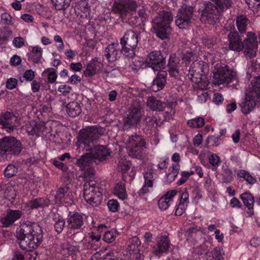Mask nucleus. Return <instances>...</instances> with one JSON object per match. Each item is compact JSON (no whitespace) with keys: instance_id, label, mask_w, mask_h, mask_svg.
Returning a JSON list of instances; mask_svg holds the SVG:
<instances>
[{"instance_id":"obj_1","label":"nucleus","mask_w":260,"mask_h":260,"mask_svg":"<svg viewBox=\"0 0 260 260\" xmlns=\"http://www.w3.org/2000/svg\"><path fill=\"white\" fill-rule=\"evenodd\" d=\"M16 237L22 249L32 250L41 243L43 238L41 228L37 223H25L17 230Z\"/></svg>"},{"instance_id":"obj_2","label":"nucleus","mask_w":260,"mask_h":260,"mask_svg":"<svg viewBox=\"0 0 260 260\" xmlns=\"http://www.w3.org/2000/svg\"><path fill=\"white\" fill-rule=\"evenodd\" d=\"M228 41L230 50L236 52L243 50L245 56L250 58L255 56L258 42L254 33L248 32L246 38L243 42L237 32L231 31L228 35Z\"/></svg>"},{"instance_id":"obj_3","label":"nucleus","mask_w":260,"mask_h":260,"mask_svg":"<svg viewBox=\"0 0 260 260\" xmlns=\"http://www.w3.org/2000/svg\"><path fill=\"white\" fill-rule=\"evenodd\" d=\"M208 70V64L205 61L196 60L191 64L187 77L194 83V88L201 90L207 88L209 82L206 73Z\"/></svg>"},{"instance_id":"obj_4","label":"nucleus","mask_w":260,"mask_h":260,"mask_svg":"<svg viewBox=\"0 0 260 260\" xmlns=\"http://www.w3.org/2000/svg\"><path fill=\"white\" fill-rule=\"evenodd\" d=\"M256 99L260 100V76L254 77L245 93V97L239 104L243 114L251 112L255 106Z\"/></svg>"},{"instance_id":"obj_5","label":"nucleus","mask_w":260,"mask_h":260,"mask_svg":"<svg viewBox=\"0 0 260 260\" xmlns=\"http://www.w3.org/2000/svg\"><path fill=\"white\" fill-rule=\"evenodd\" d=\"M173 20V15L170 12L162 11L153 20V27L156 36L161 39L168 37L171 32L170 23Z\"/></svg>"},{"instance_id":"obj_6","label":"nucleus","mask_w":260,"mask_h":260,"mask_svg":"<svg viewBox=\"0 0 260 260\" xmlns=\"http://www.w3.org/2000/svg\"><path fill=\"white\" fill-rule=\"evenodd\" d=\"M214 68L213 82L215 84H228L236 78V73L229 70L220 61L214 65Z\"/></svg>"},{"instance_id":"obj_7","label":"nucleus","mask_w":260,"mask_h":260,"mask_svg":"<svg viewBox=\"0 0 260 260\" xmlns=\"http://www.w3.org/2000/svg\"><path fill=\"white\" fill-rule=\"evenodd\" d=\"M126 148L129 156L140 159L145 154V139L138 135L129 137L126 143Z\"/></svg>"},{"instance_id":"obj_8","label":"nucleus","mask_w":260,"mask_h":260,"mask_svg":"<svg viewBox=\"0 0 260 260\" xmlns=\"http://www.w3.org/2000/svg\"><path fill=\"white\" fill-rule=\"evenodd\" d=\"M83 196L85 201L92 206H97L102 202L103 197L100 189L94 181L90 180L84 184Z\"/></svg>"},{"instance_id":"obj_9","label":"nucleus","mask_w":260,"mask_h":260,"mask_svg":"<svg viewBox=\"0 0 260 260\" xmlns=\"http://www.w3.org/2000/svg\"><path fill=\"white\" fill-rule=\"evenodd\" d=\"M120 44L123 55L126 57H132L138 44L137 35L132 30L127 31L121 39Z\"/></svg>"},{"instance_id":"obj_10","label":"nucleus","mask_w":260,"mask_h":260,"mask_svg":"<svg viewBox=\"0 0 260 260\" xmlns=\"http://www.w3.org/2000/svg\"><path fill=\"white\" fill-rule=\"evenodd\" d=\"M21 150V143L14 137H5L0 139V156L7 154H17Z\"/></svg>"},{"instance_id":"obj_11","label":"nucleus","mask_w":260,"mask_h":260,"mask_svg":"<svg viewBox=\"0 0 260 260\" xmlns=\"http://www.w3.org/2000/svg\"><path fill=\"white\" fill-rule=\"evenodd\" d=\"M137 7L135 2L132 0H123L119 2H115L113 9L115 12L119 13L120 16L124 20L126 17H129L133 14Z\"/></svg>"},{"instance_id":"obj_12","label":"nucleus","mask_w":260,"mask_h":260,"mask_svg":"<svg viewBox=\"0 0 260 260\" xmlns=\"http://www.w3.org/2000/svg\"><path fill=\"white\" fill-rule=\"evenodd\" d=\"M192 12L193 9L191 7L183 5L177 15L176 25L180 29L187 27L190 23Z\"/></svg>"},{"instance_id":"obj_13","label":"nucleus","mask_w":260,"mask_h":260,"mask_svg":"<svg viewBox=\"0 0 260 260\" xmlns=\"http://www.w3.org/2000/svg\"><path fill=\"white\" fill-rule=\"evenodd\" d=\"M219 16V10L212 4H208L203 11L201 20L204 23L214 25L217 21Z\"/></svg>"},{"instance_id":"obj_14","label":"nucleus","mask_w":260,"mask_h":260,"mask_svg":"<svg viewBox=\"0 0 260 260\" xmlns=\"http://www.w3.org/2000/svg\"><path fill=\"white\" fill-rule=\"evenodd\" d=\"M147 66L151 67L154 71H160L165 66V59L159 51H153L150 53L146 59Z\"/></svg>"},{"instance_id":"obj_15","label":"nucleus","mask_w":260,"mask_h":260,"mask_svg":"<svg viewBox=\"0 0 260 260\" xmlns=\"http://www.w3.org/2000/svg\"><path fill=\"white\" fill-rule=\"evenodd\" d=\"M74 193L70 191L67 186L61 187L57 191L55 197V203L56 204H63L67 206L71 204Z\"/></svg>"},{"instance_id":"obj_16","label":"nucleus","mask_w":260,"mask_h":260,"mask_svg":"<svg viewBox=\"0 0 260 260\" xmlns=\"http://www.w3.org/2000/svg\"><path fill=\"white\" fill-rule=\"evenodd\" d=\"M141 242L136 237H133L129 240L127 250L133 259L141 260L142 255L140 253Z\"/></svg>"},{"instance_id":"obj_17","label":"nucleus","mask_w":260,"mask_h":260,"mask_svg":"<svg viewBox=\"0 0 260 260\" xmlns=\"http://www.w3.org/2000/svg\"><path fill=\"white\" fill-rule=\"evenodd\" d=\"M170 245V241L167 236H161L158 238L156 245L154 247V253L160 256L167 252Z\"/></svg>"},{"instance_id":"obj_18","label":"nucleus","mask_w":260,"mask_h":260,"mask_svg":"<svg viewBox=\"0 0 260 260\" xmlns=\"http://www.w3.org/2000/svg\"><path fill=\"white\" fill-rule=\"evenodd\" d=\"M122 53L118 43L109 45L106 50V56L109 62H114L118 59Z\"/></svg>"},{"instance_id":"obj_19","label":"nucleus","mask_w":260,"mask_h":260,"mask_svg":"<svg viewBox=\"0 0 260 260\" xmlns=\"http://www.w3.org/2000/svg\"><path fill=\"white\" fill-rule=\"evenodd\" d=\"M177 194L176 190L168 191L165 194L162 196L158 201V206L161 210H166L172 203L173 198Z\"/></svg>"},{"instance_id":"obj_20","label":"nucleus","mask_w":260,"mask_h":260,"mask_svg":"<svg viewBox=\"0 0 260 260\" xmlns=\"http://www.w3.org/2000/svg\"><path fill=\"white\" fill-rule=\"evenodd\" d=\"M96 129L91 127L81 130L79 134L78 143L85 145L87 142L93 140L96 138Z\"/></svg>"},{"instance_id":"obj_21","label":"nucleus","mask_w":260,"mask_h":260,"mask_svg":"<svg viewBox=\"0 0 260 260\" xmlns=\"http://www.w3.org/2000/svg\"><path fill=\"white\" fill-rule=\"evenodd\" d=\"M93 160L102 161L110 154V150L104 146H96L90 153Z\"/></svg>"},{"instance_id":"obj_22","label":"nucleus","mask_w":260,"mask_h":260,"mask_svg":"<svg viewBox=\"0 0 260 260\" xmlns=\"http://www.w3.org/2000/svg\"><path fill=\"white\" fill-rule=\"evenodd\" d=\"M93 160L91 153H86L83 155L80 158L77 160V164L81 170H90V172L93 174V171L90 167Z\"/></svg>"},{"instance_id":"obj_23","label":"nucleus","mask_w":260,"mask_h":260,"mask_svg":"<svg viewBox=\"0 0 260 260\" xmlns=\"http://www.w3.org/2000/svg\"><path fill=\"white\" fill-rule=\"evenodd\" d=\"M158 71L159 73L156 79L153 80V84L151 86V89L154 92L161 89L166 83V76L167 73L166 72L161 71V70Z\"/></svg>"},{"instance_id":"obj_24","label":"nucleus","mask_w":260,"mask_h":260,"mask_svg":"<svg viewBox=\"0 0 260 260\" xmlns=\"http://www.w3.org/2000/svg\"><path fill=\"white\" fill-rule=\"evenodd\" d=\"M189 203V194L186 191L181 194L180 202L176 207L175 214L180 216L184 213Z\"/></svg>"},{"instance_id":"obj_25","label":"nucleus","mask_w":260,"mask_h":260,"mask_svg":"<svg viewBox=\"0 0 260 260\" xmlns=\"http://www.w3.org/2000/svg\"><path fill=\"white\" fill-rule=\"evenodd\" d=\"M68 226L74 230L80 229L83 225L82 216L78 213H74L69 216L68 219Z\"/></svg>"},{"instance_id":"obj_26","label":"nucleus","mask_w":260,"mask_h":260,"mask_svg":"<svg viewBox=\"0 0 260 260\" xmlns=\"http://www.w3.org/2000/svg\"><path fill=\"white\" fill-rule=\"evenodd\" d=\"M29 50L30 51L29 58L35 63L41 62L43 59L42 48L40 46L37 45L30 46Z\"/></svg>"},{"instance_id":"obj_27","label":"nucleus","mask_w":260,"mask_h":260,"mask_svg":"<svg viewBox=\"0 0 260 260\" xmlns=\"http://www.w3.org/2000/svg\"><path fill=\"white\" fill-rule=\"evenodd\" d=\"M240 198L242 200L244 205L249 210L248 213L250 216L253 215V207L254 203V198L252 195L248 192H244L240 195Z\"/></svg>"},{"instance_id":"obj_28","label":"nucleus","mask_w":260,"mask_h":260,"mask_svg":"<svg viewBox=\"0 0 260 260\" xmlns=\"http://www.w3.org/2000/svg\"><path fill=\"white\" fill-rule=\"evenodd\" d=\"M144 177L145 182L141 191L143 193H145L149 192L153 187L154 175L151 172H147L144 174Z\"/></svg>"},{"instance_id":"obj_29","label":"nucleus","mask_w":260,"mask_h":260,"mask_svg":"<svg viewBox=\"0 0 260 260\" xmlns=\"http://www.w3.org/2000/svg\"><path fill=\"white\" fill-rule=\"evenodd\" d=\"M113 192L118 198L124 200L127 197L125 184L122 182H119L116 184L114 188Z\"/></svg>"},{"instance_id":"obj_30","label":"nucleus","mask_w":260,"mask_h":260,"mask_svg":"<svg viewBox=\"0 0 260 260\" xmlns=\"http://www.w3.org/2000/svg\"><path fill=\"white\" fill-rule=\"evenodd\" d=\"M131 168V162L127 160L124 156L120 158L117 166V169L119 172H121L123 174H125Z\"/></svg>"},{"instance_id":"obj_31","label":"nucleus","mask_w":260,"mask_h":260,"mask_svg":"<svg viewBox=\"0 0 260 260\" xmlns=\"http://www.w3.org/2000/svg\"><path fill=\"white\" fill-rule=\"evenodd\" d=\"M4 194L5 198L10 201L11 204L14 203L16 193L14 187L11 185H7L5 189Z\"/></svg>"},{"instance_id":"obj_32","label":"nucleus","mask_w":260,"mask_h":260,"mask_svg":"<svg viewBox=\"0 0 260 260\" xmlns=\"http://www.w3.org/2000/svg\"><path fill=\"white\" fill-rule=\"evenodd\" d=\"M49 201L47 199L40 198L30 201L27 204L29 209L37 208L40 207H43L49 205Z\"/></svg>"},{"instance_id":"obj_33","label":"nucleus","mask_w":260,"mask_h":260,"mask_svg":"<svg viewBox=\"0 0 260 260\" xmlns=\"http://www.w3.org/2000/svg\"><path fill=\"white\" fill-rule=\"evenodd\" d=\"M124 126L127 128L136 124L140 120L139 115H125Z\"/></svg>"},{"instance_id":"obj_34","label":"nucleus","mask_w":260,"mask_h":260,"mask_svg":"<svg viewBox=\"0 0 260 260\" xmlns=\"http://www.w3.org/2000/svg\"><path fill=\"white\" fill-rule=\"evenodd\" d=\"M107 227L104 224H100L97 228L93 230L90 233V238L91 241L97 242L99 241L101 238V233L104 232Z\"/></svg>"},{"instance_id":"obj_35","label":"nucleus","mask_w":260,"mask_h":260,"mask_svg":"<svg viewBox=\"0 0 260 260\" xmlns=\"http://www.w3.org/2000/svg\"><path fill=\"white\" fill-rule=\"evenodd\" d=\"M147 106L152 110L161 111L164 108V104L157 100L154 97H149L147 99Z\"/></svg>"},{"instance_id":"obj_36","label":"nucleus","mask_w":260,"mask_h":260,"mask_svg":"<svg viewBox=\"0 0 260 260\" xmlns=\"http://www.w3.org/2000/svg\"><path fill=\"white\" fill-rule=\"evenodd\" d=\"M248 23V20L246 16L240 15L237 17V26L241 33L245 32Z\"/></svg>"},{"instance_id":"obj_37","label":"nucleus","mask_w":260,"mask_h":260,"mask_svg":"<svg viewBox=\"0 0 260 260\" xmlns=\"http://www.w3.org/2000/svg\"><path fill=\"white\" fill-rule=\"evenodd\" d=\"M47 75L48 82L50 83L55 82L57 75L56 71L53 69H47L45 70L42 73V76Z\"/></svg>"},{"instance_id":"obj_38","label":"nucleus","mask_w":260,"mask_h":260,"mask_svg":"<svg viewBox=\"0 0 260 260\" xmlns=\"http://www.w3.org/2000/svg\"><path fill=\"white\" fill-rule=\"evenodd\" d=\"M238 176L244 178L248 183L251 184H254L256 181L254 177L245 170L239 171L238 173Z\"/></svg>"},{"instance_id":"obj_39","label":"nucleus","mask_w":260,"mask_h":260,"mask_svg":"<svg viewBox=\"0 0 260 260\" xmlns=\"http://www.w3.org/2000/svg\"><path fill=\"white\" fill-rule=\"evenodd\" d=\"M205 123L204 119L201 117H198L196 118L188 120L187 124L191 127L193 128H198L203 126Z\"/></svg>"},{"instance_id":"obj_40","label":"nucleus","mask_w":260,"mask_h":260,"mask_svg":"<svg viewBox=\"0 0 260 260\" xmlns=\"http://www.w3.org/2000/svg\"><path fill=\"white\" fill-rule=\"evenodd\" d=\"M56 9L62 10L68 7L71 0H51Z\"/></svg>"},{"instance_id":"obj_41","label":"nucleus","mask_w":260,"mask_h":260,"mask_svg":"<svg viewBox=\"0 0 260 260\" xmlns=\"http://www.w3.org/2000/svg\"><path fill=\"white\" fill-rule=\"evenodd\" d=\"M54 220H55L54 227L55 231L58 233H61L64 226L65 222L64 219L58 215L57 217L54 218Z\"/></svg>"},{"instance_id":"obj_42","label":"nucleus","mask_w":260,"mask_h":260,"mask_svg":"<svg viewBox=\"0 0 260 260\" xmlns=\"http://www.w3.org/2000/svg\"><path fill=\"white\" fill-rule=\"evenodd\" d=\"M96 74V66L94 62L89 63L84 72V75L86 77H91Z\"/></svg>"},{"instance_id":"obj_43","label":"nucleus","mask_w":260,"mask_h":260,"mask_svg":"<svg viewBox=\"0 0 260 260\" xmlns=\"http://www.w3.org/2000/svg\"><path fill=\"white\" fill-rule=\"evenodd\" d=\"M117 235V232L116 230H112L110 231L106 232L105 233L104 240L107 243H112L114 241Z\"/></svg>"},{"instance_id":"obj_44","label":"nucleus","mask_w":260,"mask_h":260,"mask_svg":"<svg viewBox=\"0 0 260 260\" xmlns=\"http://www.w3.org/2000/svg\"><path fill=\"white\" fill-rule=\"evenodd\" d=\"M169 74L171 76L177 77L178 75H181V73L179 71L178 66L174 64L171 60L169 62Z\"/></svg>"},{"instance_id":"obj_45","label":"nucleus","mask_w":260,"mask_h":260,"mask_svg":"<svg viewBox=\"0 0 260 260\" xmlns=\"http://www.w3.org/2000/svg\"><path fill=\"white\" fill-rule=\"evenodd\" d=\"M131 57L132 58L133 60L132 61L134 63V69H137L139 68H143L147 67V64L146 63V60L145 62L144 61V59H141L139 58V57H135L134 58H133V57Z\"/></svg>"},{"instance_id":"obj_46","label":"nucleus","mask_w":260,"mask_h":260,"mask_svg":"<svg viewBox=\"0 0 260 260\" xmlns=\"http://www.w3.org/2000/svg\"><path fill=\"white\" fill-rule=\"evenodd\" d=\"M194 174L192 171H183L181 174V178L178 180L177 184L178 185H181L185 183L188 178Z\"/></svg>"},{"instance_id":"obj_47","label":"nucleus","mask_w":260,"mask_h":260,"mask_svg":"<svg viewBox=\"0 0 260 260\" xmlns=\"http://www.w3.org/2000/svg\"><path fill=\"white\" fill-rule=\"evenodd\" d=\"M210 164L214 167H218L220 164L221 160L219 156L214 153H210L208 157Z\"/></svg>"},{"instance_id":"obj_48","label":"nucleus","mask_w":260,"mask_h":260,"mask_svg":"<svg viewBox=\"0 0 260 260\" xmlns=\"http://www.w3.org/2000/svg\"><path fill=\"white\" fill-rule=\"evenodd\" d=\"M214 2L217 6L219 7L221 11H223L224 9L228 8L230 5V0H212Z\"/></svg>"},{"instance_id":"obj_49","label":"nucleus","mask_w":260,"mask_h":260,"mask_svg":"<svg viewBox=\"0 0 260 260\" xmlns=\"http://www.w3.org/2000/svg\"><path fill=\"white\" fill-rule=\"evenodd\" d=\"M7 214L13 223L19 219L22 215L21 212L19 210H10L7 212Z\"/></svg>"},{"instance_id":"obj_50","label":"nucleus","mask_w":260,"mask_h":260,"mask_svg":"<svg viewBox=\"0 0 260 260\" xmlns=\"http://www.w3.org/2000/svg\"><path fill=\"white\" fill-rule=\"evenodd\" d=\"M17 171V169L14 166L10 165L6 168L4 174L6 177H11L16 174Z\"/></svg>"},{"instance_id":"obj_51","label":"nucleus","mask_w":260,"mask_h":260,"mask_svg":"<svg viewBox=\"0 0 260 260\" xmlns=\"http://www.w3.org/2000/svg\"><path fill=\"white\" fill-rule=\"evenodd\" d=\"M80 9L82 12V17H87L90 16V9L88 4L85 2H82L81 3Z\"/></svg>"},{"instance_id":"obj_52","label":"nucleus","mask_w":260,"mask_h":260,"mask_svg":"<svg viewBox=\"0 0 260 260\" xmlns=\"http://www.w3.org/2000/svg\"><path fill=\"white\" fill-rule=\"evenodd\" d=\"M25 39L20 37H15L13 40V45L17 48H20L25 45Z\"/></svg>"},{"instance_id":"obj_53","label":"nucleus","mask_w":260,"mask_h":260,"mask_svg":"<svg viewBox=\"0 0 260 260\" xmlns=\"http://www.w3.org/2000/svg\"><path fill=\"white\" fill-rule=\"evenodd\" d=\"M246 2L253 12L256 11L260 6V0H246Z\"/></svg>"},{"instance_id":"obj_54","label":"nucleus","mask_w":260,"mask_h":260,"mask_svg":"<svg viewBox=\"0 0 260 260\" xmlns=\"http://www.w3.org/2000/svg\"><path fill=\"white\" fill-rule=\"evenodd\" d=\"M141 108V107L140 103L136 101L134 102L129 108V114H138L140 112Z\"/></svg>"},{"instance_id":"obj_55","label":"nucleus","mask_w":260,"mask_h":260,"mask_svg":"<svg viewBox=\"0 0 260 260\" xmlns=\"http://www.w3.org/2000/svg\"><path fill=\"white\" fill-rule=\"evenodd\" d=\"M108 207L111 211L115 212L118 209L119 204L115 200H110L108 202Z\"/></svg>"},{"instance_id":"obj_56","label":"nucleus","mask_w":260,"mask_h":260,"mask_svg":"<svg viewBox=\"0 0 260 260\" xmlns=\"http://www.w3.org/2000/svg\"><path fill=\"white\" fill-rule=\"evenodd\" d=\"M195 56L192 53L187 52L183 56L182 63L185 64V66H187V64L189 63L191 60H193Z\"/></svg>"},{"instance_id":"obj_57","label":"nucleus","mask_w":260,"mask_h":260,"mask_svg":"<svg viewBox=\"0 0 260 260\" xmlns=\"http://www.w3.org/2000/svg\"><path fill=\"white\" fill-rule=\"evenodd\" d=\"M72 90V88L71 86L66 84L60 85L58 88V91L64 95L69 93Z\"/></svg>"},{"instance_id":"obj_58","label":"nucleus","mask_w":260,"mask_h":260,"mask_svg":"<svg viewBox=\"0 0 260 260\" xmlns=\"http://www.w3.org/2000/svg\"><path fill=\"white\" fill-rule=\"evenodd\" d=\"M109 255H110L109 252H107L105 254L104 251L98 252L92 255L91 260H101L103 258H105L106 256Z\"/></svg>"},{"instance_id":"obj_59","label":"nucleus","mask_w":260,"mask_h":260,"mask_svg":"<svg viewBox=\"0 0 260 260\" xmlns=\"http://www.w3.org/2000/svg\"><path fill=\"white\" fill-rule=\"evenodd\" d=\"M17 80L15 78H11L8 79L6 83V87L9 89H13L16 87Z\"/></svg>"},{"instance_id":"obj_60","label":"nucleus","mask_w":260,"mask_h":260,"mask_svg":"<svg viewBox=\"0 0 260 260\" xmlns=\"http://www.w3.org/2000/svg\"><path fill=\"white\" fill-rule=\"evenodd\" d=\"M1 223L4 227H8L13 223L7 214L1 218Z\"/></svg>"},{"instance_id":"obj_61","label":"nucleus","mask_w":260,"mask_h":260,"mask_svg":"<svg viewBox=\"0 0 260 260\" xmlns=\"http://www.w3.org/2000/svg\"><path fill=\"white\" fill-rule=\"evenodd\" d=\"M222 175L224 178V182H230L233 179L232 172L228 169H226L224 170Z\"/></svg>"},{"instance_id":"obj_62","label":"nucleus","mask_w":260,"mask_h":260,"mask_svg":"<svg viewBox=\"0 0 260 260\" xmlns=\"http://www.w3.org/2000/svg\"><path fill=\"white\" fill-rule=\"evenodd\" d=\"M203 138L201 134L196 135L193 138V144L195 147H199L202 143Z\"/></svg>"},{"instance_id":"obj_63","label":"nucleus","mask_w":260,"mask_h":260,"mask_svg":"<svg viewBox=\"0 0 260 260\" xmlns=\"http://www.w3.org/2000/svg\"><path fill=\"white\" fill-rule=\"evenodd\" d=\"M70 69L75 72L81 71L83 68L82 64L80 62H72L70 64Z\"/></svg>"},{"instance_id":"obj_64","label":"nucleus","mask_w":260,"mask_h":260,"mask_svg":"<svg viewBox=\"0 0 260 260\" xmlns=\"http://www.w3.org/2000/svg\"><path fill=\"white\" fill-rule=\"evenodd\" d=\"M21 62V59L20 56L15 55L10 59V63L13 66H17L19 65Z\"/></svg>"}]
</instances>
